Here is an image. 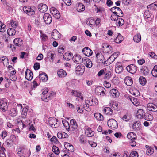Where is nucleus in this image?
Listing matches in <instances>:
<instances>
[{
    "label": "nucleus",
    "mask_w": 157,
    "mask_h": 157,
    "mask_svg": "<svg viewBox=\"0 0 157 157\" xmlns=\"http://www.w3.org/2000/svg\"><path fill=\"white\" fill-rule=\"evenodd\" d=\"M58 121L57 119L53 117H50L48 120V124L52 128H56L59 126V124L57 122Z\"/></svg>",
    "instance_id": "obj_1"
},
{
    "label": "nucleus",
    "mask_w": 157,
    "mask_h": 157,
    "mask_svg": "<svg viewBox=\"0 0 157 157\" xmlns=\"http://www.w3.org/2000/svg\"><path fill=\"white\" fill-rule=\"evenodd\" d=\"M108 125L111 129H115L118 128V124L117 121L113 119H109L107 122Z\"/></svg>",
    "instance_id": "obj_2"
},
{
    "label": "nucleus",
    "mask_w": 157,
    "mask_h": 157,
    "mask_svg": "<svg viewBox=\"0 0 157 157\" xmlns=\"http://www.w3.org/2000/svg\"><path fill=\"white\" fill-rule=\"evenodd\" d=\"M110 10L115 14H117L119 17H122L123 16V13L121 10L119 8L114 6Z\"/></svg>",
    "instance_id": "obj_3"
},
{
    "label": "nucleus",
    "mask_w": 157,
    "mask_h": 157,
    "mask_svg": "<svg viewBox=\"0 0 157 157\" xmlns=\"http://www.w3.org/2000/svg\"><path fill=\"white\" fill-rule=\"evenodd\" d=\"M72 60L74 63L78 64L81 63L83 61L82 58L78 54L75 55L73 57Z\"/></svg>",
    "instance_id": "obj_4"
},
{
    "label": "nucleus",
    "mask_w": 157,
    "mask_h": 157,
    "mask_svg": "<svg viewBox=\"0 0 157 157\" xmlns=\"http://www.w3.org/2000/svg\"><path fill=\"white\" fill-rule=\"evenodd\" d=\"M127 71L132 74L135 73L137 71V67L134 64H131L126 67Z\"/></svg>",
    "instance_id": "obj_5"
},
{
    "label": "nucleus",
    "mask_w": 157,
    "mask_h": 157,
    "mask_svg": "<svg viewBox=\"0 0 157 157\" xmlns=\"http://www.w3.org/2000/svg\"><path fill=\"white\" fill-rule=\"evenodd\" d=\"M86 104L88 105H95L98 104V101L97 99L89 98L86 101Z\"/></svg>",
    "instance_id": "obj_6"
},
{
    "label": "nucleus",
    "mask_w": 157,
    "mask_h": 157,
    "mask_svg": "<svg viewBox=\"0 0 157 157\" xmlns=\"http://www.w3.org/2000/svg\"><path fill=\"white\" fill-rule=\"evenodd\" d=\"M105 90L103 87L99 86L97 87L95 89V91L98 95L104 96L105 94Z\"/></svg>",
    "instance_id": "obj_7"
},
{
    "label": "nucleus",
    "mask_w": 157,
    "mask_h": 157,
    "mask_svg": "<svg viewBox=\"0 0 157 157\" xmlns=\"http://www.w3.org/2000/svg\"><path fill=\"white\" fill-rule=\"evenodd\" d=\"M0 108L3 111H6L8 109L7 104L6 100H0Z\"/></svg>",
    "instance_id": "obj_8"
},
{
    "label": "nucleus",
    "mask_w": 157,
    "mask_h": 157,
    "mask_svg": "<svg viewBox=\"0 0 157 157\" xmlns=\"http://www.w3.org/2000/svg\"><path fill=\"white\" fill-rule=\"evenodd\" d=\"M23 10L24 12L29 15L32 16L35 14L34 10L30 7H24Z\"/></svg>",
    "instance_id": "obj_9"
},
{
    "label": "nucleus",
    "mask_w": 157,
    "mask_h": 157,
    "mask_svg": "<svg viewBox=\"0 0 157 157\" xmlns=\"http://www.w3.org/2000/svg\"><path fill=\"white\" fill-rule=\"evenodd\" d=\"M102 50L104 53L108 54H111L113 52L112 48L109 45L103 46Z\"/></svg>",
    "instance_id": "obj_10"
},
{
    "label": "nucleus",
    "mask_w": 157,
    "mask_h": 157,
    "mask_svg": "<svg viewBox=\"0 0 157 157\" xmlns=\"http://www.w3.org/2000/svg\"><path fill=\"white\" fill-rule=\"evenodd\" d=\"M44 22L46 24H49L52 22V18L50 15L48 13H45L43 16Z\"/></svg>",
    "instance_id": "obj_11"
},
{
    "label": "nucleus",
    "mask_w": 157,
    "mask_h": 157,
    "mask_svg": "<svg viewBox=\"0 0 157 157\" xmlns=\"http://www.w3.org/2000/svg\"><path fill=\"white\" fill-rule=\"evenodd\" d=\"M96 57L97 62L99 63H104L105 62V60L104 58V56L101 53H98L96 54Z\"/></svg>",
    "instance_id": "obj_12"
},
{
    "label": "nucleus",
    "mask_w": 157,
    "mask_h": 157,
    "mask_svg": "<svg viewBox=\"0 0 157 157\" xmlns=\"http://www.w3.org/2000/svg\"><path fill=\"white\" fill-rule=\"evenodd\" d=\"M85 67L83 65L78 66L75 68V71L79 75H82L85 71Z\"/></svg>",
    "instance_id": "obj_13"
},
{
    "label": "nucleus",
    "mask_w": 157,
    "mask_h": 157,
    "mask_svg": "<svg viewBox=\"0 0 157 157\" xmlns=\"http://www.w3.org/2000/svg\"><path fill=\"white\" fill-rule=\"evenodd\" d=\"M147 109L150 111L153 112L157 111V105H155L153 103H148L147 105Z\"/></svg>",
    "instance_id": "obj_14"
},
{
    "label": "nucleus",
    "mask_w": 157,
    "mask_h": 157,
    "mask_svg": "<svg viewBox=\"0 0 157 157\" xmlns=\"http://www.w3.org/2000/svg\"><path fill=\"white\" fill-rule=\"evenodd\" d=\"M33 74L32 72L29 69H27L25 72V78L28 80H31L33 78Z\"/></svg>",
    "instance_id": "obj_15"
},
{
    "label": "nucleus",
    "mask_w": 157,
    "mask_h": 157,
    "mask_svg": "<svg viewBox=\"0 0 157 157\" xmlns=\"http://www.w3.org/2000/svg\"><path fill=\"white\" fill-rule=\"evenodd\" d=\"M82 52L86 56H90L92 53V51L88 47H86L82 50Z\"/></svg>",
    "instance_id": "obj_16"
},
{
    "label": "nucleus",
    "mask_w": 157,
    "mask_h": 157,
    "mask_svg": "<svg viewBox=\"0 0 157 157\" xmlns=\"http://www.w3.org/2000/svg\"><path fill=\"white\" fill-rule=\"evenodd\" d=\"M52 38L54 40H57L60 38V33L56 29H54L52 34Z\"/></svg>",
    "instance_id": "obj_17"
},
{
    "label": "nucleus",
    "mask_w": 157,
    "mask_h": 157,
    "mask_svg": "<svg viewBox=\"0 0 157 157\" xmlns=\"http://www.w3.org/2000/svg\"><path fill=\"white\" fill-rule=\"evenodd\" d=\"M141 128V124L139 121L135 122L132 126V128L136 131H139Z\"/></svg>",
    "instance_id": "obj_18"
},
{
    "label": "nucleus",
    "mask_w": 157,
    "mask_h": 157,
    "mask_svg": "<svg viewBox=\"0 0 157 157\" xmlns=\"http://www.w3.org/2000/svg\"><path fill=\"white\" fill-rule=\"evenodd\" d=\"M38 8L39 11L42 13L45 12L48 10L47 6L46 4L43 3L39 4Z\"/></svg>",
    "instance_id": "obj_19"
},
{
    "label": "nucleus",
    "mask_w": 157,
    "mask_h": 157,
    "mask_svg": "<svg viewBox=\"0 0 157 157\" xmlns=\"http://www.w3.org/2000/svg\"><path fill=\"white\" fill-rule=\"evenodd\" d=\"M110 95L112 97L115 98L119 96L120 93L117 90L115 89H112L109 92Z\"/></svg>",
    "instance_id": "obj_20"
},
{
    "label": "nucleus",
    "mask_w": 157,
    "mask_h": 157,
    "mask_svg": "<svg viewBox=\"0 0 157 157\" xmlns=\"http://www.w3.org/2000/svg\"><path fill=\"white\" fill-rule=\"evenodd\" d=\"M70 127L72 129V131H74L77 128L78 125L75 119H71L70 120Z\"/></svg>",
    "instance_id": "obj_21"
},
{
    "label": "nucleus",
    "mask_w": 157,
    "mask_h": 157,
    "mask_svg": "<svg viewBox=\"0 0 157 157\" xmlns=\"http://www.w3.org/2000/svg\"><path fill=\"white\" fill-rule=\"evenodd\" d=\"M84 64L88 68H90L92 66V63L90 59L86 58L83 60Z\"/></svg>",
    "instance_id": "obj_22"
},
{
    "label": "nucleus",
    "mask_w": 157,
    "mask_h": 157,
    "mask_svg": "<svg viewBox=\"0 0 157 157\" xmlns=\"http://www.w3.org/2000/svg\"><path fill=\"white\" fill-rule=\"evenodd\" d=\"M145 114V112L143 109H139L137 111V117L138 118L140 119H141L142 118H144Z\"/></svg>",
    "instance_id": "obj_23"
},
{
    "label": "nucleus",
    "mask_w": 157,
    "mask_h": 157,
    "mask_svg": "<svg viewBox=\"0 0 157 157\" xmlns=\"http://www.w3.org/2000/svg\"><path fill=\"white\" fill-rule=\"evenodd\" d=\"M124 82L128 86H131L133 83V81L132 78L129 76L125 77Z\"/></svg>",
    "instance_id": "obj_24"
},
{
    "label": "nucleus",
    "mask_w": 157,
    "mask_h": 157,
    "mask_svg": "<svg viewBox=\"0 0 157 157\" xmlns=\"http://www.w3.org/2000/svg\"><path fill=\"white\" fill-rule=\"evenodd\" d=\"M26 152V150L21 148H19L18 150L17 154L20 157H25Z\"/></svg>",
    "instance_id": "obj_25"
},
{
    "label": "nucleus",
    "mask_w": 157,
    "mask_h": 157,
    "mask_svg": "<svg viewBox=\"0 0 157 157\" xmlns=\"http://www.w3.org/2000/svg\"><path fill=\"white\" fill-rule=\"evenodd\" d=\"M76 8L78 11L82 12L85 10V6L82 3H78L76 5Z\"/></svg>",
    "instance_id": "obj_26"
},
{
    "label": "nucleus",
    "mask_w": 157,
    "mask_h": 157,
    "mask_svg": "<svg viewBox=\"0 0 157 157\" xmlns=\"http://www.w3.org/2000/svg\"><path fill=\"white\" fill-rule=\"evenodd\" d=\"M57 136L58 138L60 139L67 138L68 137L67 134L63 132H58L57 134Z\"/></svg>",
    "instance_id": "obj_27"
},
{
    "label": "nucleus",
    "mask_w": 157,
    "mask_h": 157,
    "mask_svg": "<svg viewBox=\"0 0 157 157\" xmlns=\"http://www.w3.org/2000/svg\"><path fill=\"white\" fill-rule=\"evenodd\" d=\"M39 76L40 79L44 82H45L48 80V76L45 73L40 74Z\"/></svg>",
    "instance_id": "obj_28"
},
{
    "label": "nucleus",
    "mask_w": 157,
    "mask_h": 157,
    "mask_svg": "<svg viewBox=\"0 0 157 157\" xmlns=\"http://www.w3.org/2000/svg\"><path fill=\"white\" fill-rule=\"evenodd\" d=\"M147 8L148 9H150L152 10H157V2L147 6Z\"/></svg>",
    "instance_id": "obj_29"
},
{
    "label": "nucleus",
    "mask_w": 157,
    "mask_h": 157,
    "mask_svg": "<svg viewBox=\"0 0 157 157\" xmlns=\"http://www.w3.org/2000/svg\"><path fill=\"white\" fill-rule=\"evenodd\" d=\"M72 54L71 52H66L63 55V57L66 60H69L72 58Z\"/></svg>",
    "instance_id": "obj_30"
},
{
    "label": "nucleus",
    "mask_w": 157,
    "mask_h": 157,
    "mask_svg": "<svg viewBox=\"0 0 157 157\" xmlns=\"http://www.w3.org/2000/svg\"><path fill=\"white\" fill-rule=\"evenodd\" d=\"M94 117L95 118L99 121H101L103 120V116L99 113H94Z\"/></svg>",
    "instance_id": "obj_31"
},
{
    "label": "nucleus",
    "mask_w": 157,
    "mask_h": 157,
    "mask_svg": "<svg viewBox=\"0 0 157 157\" xmlns=\"http://www.w3.org/2000/svg\"><path fill=\"white\" fill-rule=\"evenodd\" d=\"M86 135L88 137H90L93 136L94 133L91 129L88 128L86 129L85 132Z\"/></svg>",
    "instance_id": "obj_32"
},
{
    "label": "nucleus",
    "mask_w": 157,
    "mask_h": 157,
    "mask_svg": "<svg viewBox=\"0 0 157 157\" xmlns=\"http://www.w3.org/2000/svg\"><path fill=\"white\" fill-rule=\"evenodd\" d=\"M124 20L120 17L116 21V24L117 26H121L124 24Z\"/></svg>",
    "instance_id": "obj_33"
},
{
    "label": "nucleus",
    "mask_w": 157,
    "mask_h": 157,
    "mask_svg": "<svg viewBox=\"0 0 157 157\" xmlns=\"http://www.w3.org/2000/svg\"><path fill=\"white\" fill-rule=\"evenodd\" d=\"M58 76L60 77H64L67 75L65 71L63 69H60L57 72Z\"/></svg>",
    "instance_id": "obj_34"
},
{
    "label": "nucleus",
    "mask_w": 157,
    "mask_h": 157,
    "mask_svg": "<svg viewBox=\"0 0 157 157\" xmlns=\"http://www.w3.org/2000/svg\"><path fill=\"white\" fill-rule=\"evenodd\" d=\"M104 111L107 115H111L112 114L113 111L112 109L109 107H106L104 109Z\"/></svg>",
    "instance_id": "obj_35"
},
{
    "label": "nucleus",
    "mask_w": 157,
    "mask_h": 157,
    "mask_svg": "<svg viewBox=\"0 0 157 157\" xmlns=\"http://www.w3.org/2000/svg\"><path fill=\"white\" fill-rule=\"evenodd\" d=\"M13 42L15 45L18 46H21L22 44V40L19 38H15L13 41Z\"/></svg>",
    "instance_id": "obj_36"
},
{
    "label": "nucleus",
    "mask_w": 157,
    "mask_h": 157,
    "mask_svg": "<svg viewBox=\"0 0 157 157\" xmlns=\"http://www.w3.org/2000/svg\"><path fill=\"white\" fill-rule=\"evenodd\" d=\"M127 137L128 139L132 140H136V134L133 132H131L129 133L127 135Z\"/></svg>",
    "instance_id": "obj_37"
},
{
    "label": "nucleus",
    "mask_w": 157,
    "mask_h": 157,
    "mask_svg": "<svg viewBox=\"0 0 157 157\" xmlns=\"http://www.w3.org/2000/svg\"><path fill=\"white\" fill-rule=\"evenodd\" d=\"M115 70L116 73H119L123 71V68L120 64L119 65L117 64L115 68Z\"/></svg>",
    "instance_id": "obj_38"
},
{
    "label": "nucleus",
    "mask_w": 157,
    "mask_h": 157,
    "mask_svg": "<svg viewBox=\"0 0 157 157\" xmlns=\"http://www.w3.org/2000/svg\"><path fill=\"white\" fill-rule=\"evenodd\" d=\"M104 75V78L106 80L109 79L112 76L111 72L106 70Z\"/></svg>",
    "instance_id": "obj_39"
},
{
    "label": "nucleus",
    "mask_w": 157,
    "mask_h": 157,
    "mask_svg": "<svg viewBox=\"0 0 157 157\" xmlns=\"http://www.w3.org/2000/svg\"><path fill=\"white\" fill-rule=\"evenodd\" d=\"M123 39L124 38L123 36L120 34H119L117 36L115 39V41L117 43H120L123 40Z\"/></svg>",
    "instance_id": "obj_40"
},
{
    "label": "nucleus",
    "mask_w": 157,
    "mask_h": 157,
    "mask_svg": "<svg viewBox=\"0 0 157 157\" xmlns=\"http://www.w3.org/2000/svg\"><path fill=\"white\" fill-rule=\"evenodd\" d=\"M133 40L136 42H139L141 40V36L140 34H137L135 35L133 37Z\"/></svg>",
    "instance_id": "obj_41"
},
{
    "label": "nucleus",
    "mask_w": 157,
    "mask_h": 157,
    "mask_svg": "<svg viewBox=\"0 0 157 157\" xmlns=\"http://www.w3.org/2000/svg\"><path fill=\"white\" fill-rule=\"evenodd\" d=\"M144 118L147 121H151L153 120V116L149 113H146L144 115Z\"/></svg>",
    "instance_id": "obj_42"
},
{
    "label": "nucleus",
    "mask_w": 157,
    "mask_h": 157,
    "mask_svg": "<svg viewBox=\"0 0 157 157\" xmlns=\"http://www.w3.org/2000/svg\"><path fill=\"white\" fill-rule=\"evenodd\" d=\"M16 33V31L13 28H9L7 31L8 34L10 36L14 35Z\"/></svg>",
    "instance_id": "obj_43"
},
{
    "label": "nucleus",
    "mask_w": 157,
    "mask_h": 157,
    "mask_svg": "<svg viewBox=\"0 0 157 157\" xmlns=\"http://www.w3.org/2000/svg\"><path fill=\"white\" fill-rule=\"evenodd\" d=\"M139 82L142 85H144L146 83L147 81L145 78L143 76H140L139 79Z\"/></svg>",
    "instance_id": "obj_44"
},
{
    "label": "nucleus",
    "mask_w": 157,
    "mask_h": 157,
    "mask_svg": "<svg viewBox=\"0 0 157 157\" xmlns=\"http://www.w3.org/2000/svg\"><path fill=\"white\" fill-rule=\"evenodd\" d=\"M62 123L66 129L69 131L70 129V125L69 123L65 120L62 121Z\"/></svg>",
    "instance_id": "obj_45"
},
{
    "label": "nucleus",
    "mask_w": 157,
    "mask_h": 157,
    "mask_svg": "<svg viewBox=\"0 0 157 157\" xmlns=\"http://www.w3.org/2000/svg\"><path fill=\"white\" fill-rule=\"evenodd\" d=\"M151 73L152 76L155 77H157V65H155Z\"/></svg>",
    "instance_id": "obj_46"
},
{
    "label": "nucleus",
    "mask_w": 157,
    "mask_h": 157,
    "mask_svg": "<svg viewBox=\"0 0 157 157\" xmlns=\"http://www.w3.org/2000/svg\"><path fill=\"white\" fill-rule=\"evenodd\" d=\"M151 15V13L148 10H146L144 14V17L145 19L150 18Z\"/></svg>",
    "instance_id": "obj_47"
},
{
    "label": "nucleus",
    "mask_w": 157,
    "mask_h": 157,
    "mask_svg": "<svg viewBox=\"0 0 157 157\" xmlns=\"http://www.w3.org/2000/svg\"><path fill=\"white\" fill-rule=\"evenodd\" d=\"M130 99L132 103L135 106H137L139 105V103L136 98L132 97L130 98Z\"/></svg>",
    "instance_id": "obj_48"
},
{
    "label": "nucleus",
    "mask_w": 157,
    "mask_h": 157,
    "mask_svg": "<svg viewBox=\"0 0 157 157\" xmlns=\"http://www.w3.org/2000/svg\"><path fill=\"white\" fill-rule=\"evenodd\" d=\"M9 113L10 115L12 117L16 116L17 114L16 109L15 108L11 109L9 112Z\"/></svg>",
    "instance_id": "obj_49"
},
{
    "label": "nucleus",
    "mask_w": 157,
    "mask_h": 157,
    "mask_svg": "<svg viewBox=\"0 0 157 157\" xmlns=\"http://www.w3.org/2000/svg\"><path fill=\"white\" fill-rule=\"evenodd\" d=\"M28 109L25 107L23 108L21 112V117L23 118H25L27 114Z\"/></svg>",
    "instance_id": "obj_50"
},
{
    "label": "nucleus",
    "mask_w": 157,
    "mask_h": 157,
    "mask_svg": "<svg viewBox=\"0 0 157 157\" xmlns=\"http://www.w3.org/2000/svg\"><path fill=\"white\" fill-rule=\"evenodd\" d=\"M52 151L56 154L58 155L59 153V150L56 146L54 145L52 147Z\"/></svg>",
    "instance_id": "obj_51"
},
{
    "label": "nucleus",
    "mask_w": 157,
    "mask_h": 157,
    "mask_svg": "<svg viewBox=\"0 0 157 157\" xmlns=\"http://www.w3.org/2000/svg\"><path fill=\"white\" fill-rule=\"evenodd\" d=\"M6 29L5 25L0 21V32H4Z\"/></svg>",
    "instance_id": "obj_52"
},
{
    "label": "nucleus",
    "mask_w": 157,
    "mask_h": 157,
    "mask_svg": "<svg viewBox=\"0 0 157 157\" xmlns=\"http://www.w3.org/2000/svg\"><path fill=\"white\" fill-rule=\"evenodd\" d=\"M154 151L153 148L151 147H150L147 149L146 151V153L147 155H150L153 153Z\"/></svg>",
    "instance_id": "obj_53"
},
{
    "label": "nucleus",
    "mask_w": 157,
    "mask_h": 157,
    "mask_svg": "<svg viewBox=\"0 0 157 157\" xmlns=\"http://www.w3.org/2000/svg\"><path fill=\"white\" fill-rule=\"evenodd\" d=\"M51 13L53 16L54 15L59 13V11L55 8L52 7L50 9Z\"/></svg>",
    "instance_id": "obj_54"
},
{
    "label": "nucleus",
    "mask_w": 157,
    "mask_h": 157,
    "mask_svg": "<svg viewBox=\"0 0 157 157\" xmlns=\"http://www.w3.org/2000/svg\"><path fill=\"white\" fill-rule=\"evenodd\" d=\"M86 23L90 27H93L95 25L94 21L92 19L90 20L89 21H87Z\"/></svg>",
    "instance_id": "obj_55"
},
{
    "label": "nucleus",
    "mask_w": 157,
    "mask_h": 157,
    "mask_svg": "<svg viewBox=\"0 0 157 157\" xmlns=\"http://www.w3.org/2000/svg\"><path fill=\"white\" fill-rule=\"evenodd\" d=\"M141 70L143 71L144 74L145 75H148L149 73V70L148 68L146 67H144L141 69Z\"/></svg>",
    "instance_id": "obj_56"
},
{
    "label": "nucleus",
    "mask_w": 157,
    "mask_h": 157,
    "mask_svg": "<svg viewBox=\"0 0 157 157\" xmlns=\"http://www.w3.org/2000/svg\"><path fill=\"white\" fill-rule=\"evenodd\" d=\"M10 24L12 27L13 29L16 28L18 25L17 22V21L13 20L11 21Z\"/></svg>",
    "instance_id": "obj_57"
},
{
    "label": "nucleus",
    "mask_w": 157,
    "mask_h": 157,
    "mask_svg": "<svg viewBox=\"0 0 157 157\" xmlns=\"http://www.w3.org/2000/svg\"><path fill=\"white\" fill-rule=\"evenodd\" d=\"M118 17H119L117 14L113 13L111 15V18L112 20L116 21L117 19L118 18Z\"/></svg>",
    "instance_id": "obj_58"
},
{
    "label": "nucleus",
    "mask_w": 157,
    "mask_h": 157,
    "mask_svg": "<svg viewBox=\"0 0 157 157\" xmlns=\"http://www.w3.org/2000/svg\"><path fill=\"white\" fill-rule=\"evenodd\" d=\"M58 52L59 54H63L64 52V48L61 46H59L58 49Z\"/></svg>",
    "instance_id": "obj_59"
},
{
    "label": "nucleus",
    "mask_w": 157,
    "mask_h": 157,
    "mask_svg": "<svg viewBox=\"0 0 157 157\" xmlns=\"http://www.w3.org/2000/svg\"><path fill=\"white\" fill-rule=\"evenodd\" d=\"M129 157H138V153L136 151H132L130 154Z\"/></svg>",
    "instance_id": "obj_60"
},
{
    "label": "nucleus",
    "mask_w": 157,
    "mask_h": 157,
    "mask_svg": "<svg viewBox=\"0 0 157 157\" xmlns=\"http://www.w3.org/2000/svg\"><path fill=\"white\" fill-rule=\"evenodd\" d=\"M78 112L80 113H82L83 109L82 107H81L80 105H78L76 107Z\"/></svg>",
    "instance_id": "obj_61"
},
{
    "label": "nucleus",
    "mask_w": 157,
    "mask_h": 157,
    "mask_svg": "<svg viewBox=\"0 0 157 157\" xmlns=\"http://www.w3.org/2000/svg\"><path fill=\"white\" fill-rule=\"evenodd\" d=\"M110 107H111L113 109H116L118 108V104L116 102H113L112 105H110Z\"/></svg>",
    "instance_id": "obj_62"
},
{
    "label": "nucleus",
    "mask_w": 157,
    "mask_h": 157,
    "mask_svg": "<svg viewBox=\"0 0 157 157\" xmlns=\"http://www.w3.org/2000/svg\"><path fill=\"white\" fill-rule=\"evenodd\" d=\"M106 70V69H102L98 73L97 75L98 76H101L103 75H104L105 73Z\"/></svg>",
    "instance_id": "obj_63"
},
{
    "label": "nucleus",
    "mask_w": 157,
    "mask_h": 157,
    "mask_svg": "<svg viewBox=\"0 0 157 157\" xmlns=\"http://www.w3.org/2000/svg\"><path fill=\"white\" fill-rule=\"evenodd\" d=\"M149 55L150 56L153 58L155 59H157V55H156L153 52H150L149 53Z\"/></svg>",
    "instance_id": "obj_64"
}]
</instances>
